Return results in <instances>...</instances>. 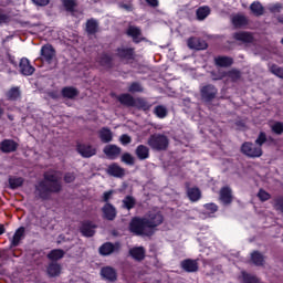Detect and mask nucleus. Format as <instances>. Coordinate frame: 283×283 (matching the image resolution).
<instances>
[{"label":"nucleus","mask_w":283,"mask_h":283,"mask_svg":"<svg viewBox=\"0 0 283 283\" xmlns=\"http://www.w3.org/2000/svg\"><path fill=\"white\" fill-rule=\"evenodd\" d=\"M148 145L155 151H166L169 147V138L163 134H154L148 138Z\"/></svg>","instance_id":"obj_4"},{"label":"nucleus","mask_w":283,"mask_h":283,"mask_svg":"<svg viewBox=\"0 0 283 283\" xmlns=\"http://www.w3.org/2000/svg\"><path fill=\"white\" fill-rule=\"evenodd\" d=\"M251 261L254 266H264V255L260 251H254L251 253Z\"/></svg>","instance_id":"obj_39"},{"label":"nucleus","mask_w":283,"mask_h":283,"mask_svg":"<svg viewBox=\"0 0 283 283\" xmlns=\"http://www.w3.org/2000/svg\"><path fill=\"white\" fill-rule=\"evenodd\" d=\"M129 231L134 235H143L145 238H151L156 233L149 228L147 217H134L129 222Z\"/></svg>","instance_id":"obj_3"},{"label":"nucleus","mask_w":283,"mask_h":283,"mask_svg":"<svg viewBox=\"0 0 283 283\" xmlns=\"http://www.w3.org/2000/svg\"><path fill=\"white\" fill-rule=\"evenodd\" d=\"M203 207L209 213H216L218 211V205L216 203H206Z\"/></svg>","instance_id":"obj_54"},{"label":"nucleus","mask_w":283,"mask_h":283,"mask_svg":"<svg viewBox=\"0 0 283 283\" xmlns=\"http://www.w3.org/2000/svg\"><path fill=\"white\" fill-rule=\"evenodd\" d=\"M250 10L254 17H262L264 14V7L260 1H254L250 4Z\"/></svg>","instance_id":"obj_37"},{"label":"nucleus","mask_w":283,"mask_h":283,"mask_svg":"<svg viewBox=\"0 0 283 283\" xmlns=\"http://www.w3.org/2000/svg\"><path fill=\"white\" fill-rule=\"evenodd\" d=\"M200 96L205 103H211L218 96V87L213 84H206L200 88Z\"/></svg>","instance_id":"obj_6"},{"label":"nucleus","mask_w":283,"mask_h":283,"mask_svg":"<svg viewBox=\"0 0 283 283\" xmlns=\"http://www.w3.org/2000/svg\"><path fill=\"white\" fill-rule=\"evenodd\" d=\"M96 63H98V65L101 67H105V70H112L114 67V56H112L111 54L103 52L97 59H96Z\"/></svg>","instance_id":"obj_17"},{"label":"nucleus","mask_w":283,"mask_h":283,"mask_svg":"<svg viewBox=\"0 0 283 283\" xmlns=\"http://www.w3.org/2000/svg\"><path fill=\"white\" fill-rule=\"evenodd\" d=\"M187 45L189 50H198V51L207 50L209 48V44H207V41L196 36L189 38L187 41Z\"/></svg>","instance_id":"obj_16"},{"label":"nucleus","mask_w":283,"mask_h":283,"mask_svg":"<svg viewBox=\"0 0 283 283\" xmlns=\"http://www.w3.org/2000/svg\"><path fill=\"white\" fill-rule=\"evenodd\" d=\"M41 61L52 65L53 61H56V49L50 43L42 45L40 51Z\"/></svg>","instance_id":"obj_5"},{"label":"nucleus","mask_w":283,"mask_h":283,"mask_svg":"<svg viewBox=\"0 0 283 283\" xmlns=\"http://www.w3.org/2000/svg\"><path fill=\"white\" fill-rule=\"evenodd\" d=\"M214 64L218 67H231L233 65V57L219 55L214 59Z\"/></svg>","instance_id":"obj_29"},{"label":"nucleus","mask_w":283,"mask_h":283,"mask_svg":"<svg viewBox=\"0 0 283 283\" xmlns=\"http://www.w3.org/2000/svg\"><path fill=\"white\" fill-rule=\"evenodd\" d=\"M102 213L103 219L108 220V222H114L116 220V217L118 216V211L116 210V207L112 203H105L102 207Z\"/></svg>","instance_id":"obj_12"},{"label":"nucleus","mask_w":283,"mask_h":283,"mask_svg":"<svg viewBox=\"0 0 283 283\" xmlns=\"http://www.w3.org/2000/svg\"><path fill=\"white\" fill-rule=\"evenodd\" d=\"M117 101L120 103V105H124V107H134L136 103V98H134V96H132L129 93L119 94L117 96Z\"/></svg>","instance_id":"obj_24"},{"label":"nucleus","mask_w":283,"mask_h":283,"mask_svg":"<svg viewBox=\"0 0 283 283\" xmlns=\"http://www.w3.org/2000/svg\"><path fill=\"white\" fill-rule=\"evenodd\" d=\"M6 98L7 101H19V98H21V88H19V86L11 87L6 93Z\"/></svg>","instance_id":"obj_35"},{"label":"nucleus","mask_w":283,"mask_h":283,"mask_svg":"<svg viewBox=\"0 0 283 283\" xmlns=\"http://www.w3.org/2000/svg\"><path fill=\"white\" fill-rule=\"evenodd\" d=\"M219 200L224 207L233 202V190L229 186H223L219 191Z\"/></svg>","instance_id":"obj_11"},{"label":"nucleus","mask_w":283,"mask_h":283,"mask_svg":"<svg viewBox=\"0 0 283 283\" xmlns=\"http://www.w3.org/2000/svg\"><path fill=\"white\" fill-rule=\"evenodd\" d=\"M76 180V176H74V172H66L64 175V182H66L67 185L74 182Z\"/></svg>","instance_id":"obj_53"},{"label":"nucleus","mask_w":283,"mask_h":283,"mask_svg":"<svg viewBox=\"0 0 283 283\" xmlns=\"http://www.w3.org/2000/svg\"><path fill=\"white\" fill-rule=\"evenodd\" d=\"M106 174L113 176V178H124L125 168L120 167L117 163H113L107 167Z\"/></svg>","instance_id":"obj_23"},{"label":"nucleus","mask_w":283,"mask_h":283,"mask_svg":"<svg viewBox=\"0 0 283 283\" xmlns=\"http://www.w3.org/2000/svg\"><path fill=\"white\" fill-rule=\"evenodd\" d=\"M122 163H124L125 165H130L134 166L136 160L134 159V156H132V154L129 153H124L122 155Z\"/></svg>","instance_id":"obj_46"},{"label":"nucleus","mask_w":283,"mask_h":283,"mask_svg":"<svg viewBox=\"0 0 283 283\" xmlns=\"http://www.w3.org/2000/svg\"><path fill=\"white\" fill-rule=\"evenodd\" d=\"M129 255L133 260H136L137 262H143V260H145V248H133L129 250Z\"/></svg>","instance_id":"obj_30"},{"label":"nucleus","mask_w":283,"mask_h":283,"mask_svg":"<svg viewBox=\"0 0 283 283\" xmlns=\"http://www.w3.org/2000/svg\"><path fill=\"white\" fill-rule=\"evenodd\" d=\"M25 179L23 177H10L9 178V187L10 189H19V187H23Z\"/></svg>","instance_id":"obj_40"},{"label":"nucleus","mask_w":283,"mask_h":283,"mask_svg":"<svg viewBox=\"0 0 283 283\" xmlns=\"http://www.w3.org/2000/svg\"><path fill=\"white\" fill-rule=\"evenodd\" d=\"M66 12H74L75 8H76V1L74 0H63L62 1Z\"/></svg>","instance_id":"obj_48"},{"label":"nucleus","mask_w":283,"mask_h":283,"mask_svg":"<svg viewBox=\"0 0 283 283\" xmlns=\"http://www.w3.org/2000/svg\"><path fill=\"white\" fill-rule=\"evenodd\" d=\"M276 19H277L279 23L283 24V14L279 15Z\"/></svg>","instance_id":"obj_64"},{"label":"nucleus","mask_w":283,"mask_h":283,"mask_svg":"<svg viewBox=\"0 0 283 283\" xmlns=\"http://www.w3.org/2000/svg\"><path fill=\"white\" fill-rule=\"evenodd\" d=\"M266 144V133L260 132L256 139L253 142H244L241 145L240 151L247 158H262L264 155V150H262V146Z\"/></svg>","instance_id":"obj_2"},{"label":"nucleus","mask_w":283,"mask_h":283,"mask_svg":"<svg viewBox=\"0 0 283 283\" xmlns=\"http://www.w3.org/2000/svg\"><path fill=\"white\" fill-rule=\"evenodd\" d=\"M270 72L274 74V76H277L279 78H283V67L277 66L276 64H272L270 66Z\"/></svg>","instance_id":"obj_47"},{"label":"nucleus","mask_w":283,"mask_h":283,"mask_svg":"<svg viewBox=\"0 0 283 283\" xmlns=\"http://www.w3.org/2000/svg\"><path fill=\"white\" fill-rule=\"evenodd\" d=\"M122 203L124 209H127V211H132V209L136 207V198L128 195L122 200Z\"/></svg>","instance_id":"obj_42"},{"label":"nucleus","mask_w":283,"mask_h":283,"mask_svg":"<svg viewBox=\"0 0 283 283\" xmlns=\"http://www.w3.org/2000/svg\"><path fill=\"white\" fill-rule=\"evenodd\" d=\"M243 283H260L258 276H253L251 274L243 275Z\"/></svg>","instance_id":"obj_52"},{"label":"nucleus","mask_w":283,"mask_h":283,"mask_svg":"<svg viewBox=\"0 0 283 283\" xmlns=\"http://www.w3.org/2000/svg\"><path fill=\"white\" fill-rule=\"evenodd\" d=\"M6 233V226L0 224V235H3Z\"/></svg>","instance_id":"obj_62"},{"label":"nucleus","mask_w":283,"mask_h":283,"mask_svg":"<svg viewBox=\"0 0 283 283\" xmlns=\"http://www.w3.org/2000/svg\"><path fill=\"white\" fill-rule=\"evenodd\" d=\"M105 156H107L108 160H116L123 153V148L118 147L115 144L106 145L103 149Z\"/></svg>","instance_id":"obj_14"},{"label":"nucleus","mask_w":283,"mask_h":283,"mask_svg":"<svg viewBox=\"0 0 283 283\" xmlns=\"http://www.w3.org/2000/svg\"><path fill=\"white\" fill-rule=\"evenodd\" d=\"M180 268L182 269V271H186V273H197L198 269H200V266L198 265V261L192 259L182 260L180 263Z\"/></svg>","instance_id":"obj_21"},{"label":"nucleus","mask_w":283,"mask_h":283,"mask_svg":"<svg viewBox=\"0 0 283 283\" xmlns=\"http://www.w3.org/2000/svg\"><path fill=\"white\" fill-rule=\"evenodd\" d=\"M282 10V3H275L270 7V12H280Z\"/></svg>","instance_id":"obj_58"},{"label":"nucleus","mask_w":283,"mask_h":283,"mask_svg":"<svg viewBox=\"0 0 283 283\" xmlns=\"http://www.w3.org/2000/svg\"><path fill=\"white\" fill-rule=\"evenodd\" d=\"M76 151L82 158H92V156H96V148L90 144H77Z\"/></svg>","instance_id":"obj_13"},{"label":"nucleus","mask_w":283,"mask_h":283,"mask_svg":"<svg viewBox=\"0 0 283 283\" xmlns=\"http://www.w3.org/2000/svg\"><path fill=\"white\" fill-rule=\"evenodd\" d=\"M258 198L261 200V202H266V200H271V195L266 192V190L260 189L258 192Z\"/></svg>","instance_id":"obj_49"},{"label":"nucleus","mask_w":283,"mask_h":283,"mask_svg":"<svg viewBox=\"0 0 283 283\" xmlns=\"http://www.w3.org/2000/svg\"><path fill=\"white\" fill-rule=\"evenodd\" d=\"M146 3H148L150 8H158L159 6L158 0H146Z\"/></svg>","instance_id":"obj_60"},{"label":"nucleus","mask_w":283,"mask_h":283,"mask_svg":"<svg viewBox=\"0 0 283 283\" xmlns=\"http://www.w3.org/2000/svg\"><path fill=\"white\" fill-rule=\"evenodd\" d=\"M46 273L49 277H59L61 275V264L52 262L46 268Z\"/></svg>","instance_id":"obj_32"},{"label":"nucleus","mask_w":283,"mask_h":283,"mask_svg":"<svg viewBox=\"0 0 283 283\" xmlns=\"http://www.w3.org/2000/svg\"><path fill=\"white\" fill-rule=\"evenodd\" d=\"M272 132L274 134H276L277 136H282L283 133V123L282 122H276L273 126H272Z\"/></svg>","instance_id":"obj_51"},{"label":"nucleus","mask_w":283,"mask_h":283,"mask_svg":"<svg viewBox=\"0 0 283 283\" xmlns=\"http://www.w3.org/2000/svg\"><path fill=\"white\" fill-rule=\"evenodd\" d=\"M99 140L102 143H112L114 140V134L112 133V129L107 127H102L98 132Z\"/></svg>","instance_id":"obj_28"},{"label":"nucleus","mask_w":283,"mask_h":283,"mask_svg":"<svg viewBox=\"0 0 283 283\" xmlns=\"http://www.w3.org/2000/svg\"><path fill=\"white\" fill-rule=\"evenodd\" d=\"M24 238L25 227L18 228L11 239V247H19V244H21V240H23Z\"/></svg>","instance_id":"obj_27"},{"label":"nucleus","mask_w":283,"mask_h":283,"mask_svg":"<svg viewBox=\"0 0 283 283\" xmlns=\"http://www.w3.org/2000/svg\"><path fill=\"white\" fill-rule=\"evenodd\" d=\"M34 6H39L40 8H45V6H50V0H31Z\"/></svg>","instance_id":"obj_56"},{"label":"nucleus","mask_w":283,"mask_h":283,"mask_svg":"<svg viewBox=\"0 0 283 283\" xmlns=\"http://www.w3.org/2000/svg\"><path fill=\"white\" fill-rule=\"evenodd\" d=\"M198 21H205L211 14V9L207 6L199 7L196 11Z\"/></svg>","instance_id":"obj_38"},{"label":"nucleus","mask_w":283,"mask_h":283,"mask_svg":"<svg viewBox=\"0 0 283 283\" xmlns=\"http://www.w3.org/2000/svg\"><path fill=\"white\" fill-rule=\"evenodd\" d=\"M19 70L20 74L23 76H32L34 72H36V69L30 64V60L28 57H22L19 63Z\"/></svg>","instance_id":"obj_15"},{"label":"nucleus","mask_w":283,"mask_h":283,"mask_svg":"<svg viewBox=\"0 0 283 283\" xmlns=\"http://www.w3.org/2000/svg\"><path fill=\"white\" fill-rule=\"evenodd\" d=\"M228 78H231L232 83H237V81H240L242 78V72L240 70L232 69L227 73Z\"/></svg>","instance_id":"obj_45"},{"label":"nucleus","mask_w":283,"mask_h":283,"mask_svg":"<svg viewBox=\"0 0 283 283\" xmlns=\"http://www.w3.org/2000/svg\"><path fill=\"white\" fill-rule=\"evenodd\" d=\"M44 180H40L35 185L34 196L38 200H52V193H61L63 191V184L54 174L44 172Z\"/></svg>","instance_id":"obj_1"},{"label":"nucleus","mask_w":283,"mask_h":283,"mask_svg":"<svg viewBox=\"0 0 283 283\" xmlns=\"http://www.w3.org/2000/svg\"><path fill=\"white\" fill-rule=\"evenodd\" d=\"M126 34L133 39V43L136 45H138V43H143V41H146L145 36H143V30H140L139 27L129 25L126 30Z\"/></svg>","instance_id":"obj_9"},{"label":"nucleus","mask_w":283,"mask_h":283,"mask_svg":"<svg viewBox=\"0 0 283 283\" xmlns=\"http://www.w3.org/2000/svg\"><path fill=\"white\" fill-rule=\"evenodd\" d=\"M153 114H155V116H157V118H167V114H169V112L167 111V106H165V105H157L154 108Z\"/></svg>","instance_id":"obj_43"},{"label":"nucleus","mask_w":283,"mask_h":283,"mask_svg":"<svg viewBox=\"0 0 283 283\" xmlns=\"http://www.w3.org/2000/svg\"><path fill=\"white\" fill-rule=\"evenodd\" d=\"M116 56L120 61H126L129 63V61H134V59H136V51L134 48H117Z\"/></svg>","instance_id":"obj_8"},{"label":"nucleus","mask_w":283,"mask_h":283,"mask_svg":"<svg viewBox=\"0 0 283 283\" xmlns=\"http://www.w3.org/2000/svg\"><path fill=\"white\" fill-rule=\"evenodd\" d=\"M86 33L90 35L97 34L98 32V21L96 19L91 18L86 21Z\"/></svg>","instance_id":"obj_34"},{"label":"nucleus","mask_w":283,"mask_h":283,"mask_svg":"<svg viewBox=\"0 0 283 283\" xmlns=\"http://www.w3.org/2000/svg\"><path fill=\"white\" fill-rule=\"evenodd\" d=\"M0 149L2 154H13V151L19 149V143H17L14 139H3L0 143Z\"/></svg>","instance_id":"obj_18"},{"label":"nucleus","mask_w":283,"mask_h":283,"mask_svg":"<svg viewBox=\"0 0 283 283\" xmlns=\"http://www.w3.org/2000/svg\"><path fill=\"white\" fill-rule=\"evenodd\" d=\"M232 24L234 28H244L249 24V20H247V17L238 14L232 18Z\"/></svg>","instance_id":"obj_41"},{"label":"nucleus","mask_w":283,"mask_h":283,"mask_svg":"<svg viewBox=\"0 0 283 283\" xmlns=\"http://www.w3.org/2000/svg\"><path fill=\"white\" fill-rule=\"evenodd\" d=\"M9 61L12 65H17V62L14 61V56L9 55Z\"/></svg>","instance_id":"obj_63"},{"label":"nucleus","mask_w":283,"mask_h":283,"mask_svg":"<svg viewBox=\"0 0 283 283\" xmlns=\"http://www.w3.org/2000/svg\"><path fill=\"white\" fill-rule=\"evenodd\" d=\"M96 229H98V226L92 220H84L81 222L80 233L84 238H94L96 235Z\"/></svg>","instance_id":"obj_7"},{"label":"nucleus","mask_w":283,"mask_h":283,"mask_svg":"<svg viewBox=\"0 0 283 283\" xmlns=\"http://www.w3.org/2000/svg\"><path fill=\"white\" fill-rule=\"evenodd\" d=\"M101 275L106 282H116V280H118V273L116 272V269L112 266L102 268Z\"/></svg>","instance_id":"obj_20"},{"label":"nucleus","mask_w":283,"mask_h":283,"mask_svg":"<svg viewBox=\"0 0 283 283\" xmlns=\"http://www.w3.org/2000/svg\"><path fill=\"white\" fill-rule=\"evenodd\" d=\"M120 249V245L118 243H112V242H105L99 247V255H112V253L118 252Z\"/></svg>","instance_id":"obj_19"},{"label":"nucleus","mask_w":283,"mask_h":283,"mask_svg":"<svg viewBox=\"0 0 283 283\" xmlns=\"http://www.w3.org/2000/svg\"><path fill=\"white\" fill-rule=\"evenodd\" d=\"M165 222L163 212H150L147 217L148 228L154 231L157 227H160Z\"/></svg>","instance_id":"obj_10"},{"label":"nucleus","mask_w":283,"mask_h":283,"mask_svg":"<svg viewBox=\"0 0 283 283\" xmlns=\"http://www.w3.org/2000/svg\"><path fill=\"white\" fill-rule=\"evenodd\" d=\"M122 145H129L132 143V137L127 134H123L119 138Z\"/></svg>","instance_id":"obj_57"},{"label":"nucleus","mask_w":283,"mask_h":283,"mask_svg":"<svg viewBox=\"0 0 283 283\" xmlns=\"http://www.w3.org/2000/svg\"><path fill=\"white\" fill-rule=\"evenodd\" d=\"M113 196H114V190L105 191L102 196V202H105V205H112L109 201L112 200Z\"/></svg>","instance_id":"obj_50"},{"label":"nucleus","mask_w":283,"mask_h":283,"mask_svg":"<svg viewBox=\"0 0 283 283\" xmlns=\"http://www.w3.org/2000/svg\"><path fill=\"white\" fill-rule=\"evenodd\" d=\"M128 92H130V94H143V92H145V87H143V84H140V82H133L128 86Z\"/></svg>","instance_id":"obj_44"},{"label":"nucleus","mask_w":283,"mask_h":283,"mask_svg":"<svg viewBox=\"0 0 283 283\" xmlns=\"http://www.w3.org/2000/svg\"><path fill=\"white\" fill-rule=\"evenodd\" d=\"M11 18L9 14L0 12V25L10 23Z\"/></svg>","instance_id":"obj_55"},{"label":"nucleus","mask_w":283,"mask_h":283,"mask_svg":"<svg viewBox=\"0 0 283 283\" xmlns=\"http://www.w3.org/2000/svg\"><path fill=\"white\" fill-rule=\"evenodd\" d=\"M46 258L52 262H59V260H63V258H65V251L61 249L51 250Z\"/></svg>","instance_id":"obj_36"},{"label":"nucleus","mask_w":283,"mask_h":283,"mask_svg":"<svg viewBox=\"0 0 283 283\" xmlns=\"http://www.w3.org/2000/svg\"><path fill=\"white\" fill-rule=\"evenodd\" d=\"M265 143H268V145H271V144L275 143V138H273L272 136H269V137H266Z\"/></svg>","instance_id":"obj_61"},{"label":"nucleus","mask_w":283,"mask_h":283,"mask_svg":"<svg viewBox=\"0 0 283 283\" xmlns=\"http://www.w3.org/2000/svg\"><path fill=\"white\" fill-rule=\"evenodd\" d=\"M187 196L191 202H198V200L202 198V192L200 191V188L192 187V188H188Z\"/></svg>","instance_id":"obj_33"},{"label":"nucleus","mask_w":283,"mask_h":283,"mask_svg":"<svg viewBox=\"0 0 283 283\" xmlns=\"http://www.w3.org/2000/svg\"><path fill=\"white\" fill-rule=\"evenodd\" d=\"M139 112H149L151 109V103H149L145 97L135 98L134 106Z\"/></svg>","instance_id":"obj_25"},{"label":"nucleus","mask_w":283,"mask_h":283,"mask_svg":"<svg viewBox=\"0 0 283 283\" xmlns=\"http://www.w3.org/2000/svg\"><path fill=\"white\" fill-rule=\"evenodd\" d=\"M78 94V88L74 86H64L61 91V95L63 96V98H69L70 101H74V98H76Z\"/></svg>","instance_id":"obj_26"},{"label":"nucleus","mask_w":283,"mask_h":283,"mask_svg":"<svg viewBox=\"0 0 283 283\" xmlns=\"http://www.w3.org/2000/svg\"><path fill=\"white\" fill-rule=\"evenodd\" d=\"M119 8L123 10H126V12H132L134 10V7L132 4L120 3Z\"/></svg>","instance_id":"obj_59"},{"label":"nucleus","mask_w":283,"mask_h":283,"mask_svg":"<svg viewBox=\"0 0 283 283\" xmlns=\"http://www.w3.org/2000/svg\"><path fill=\"white\" fill-rule=\"evenodd\" d=\"M232 39H234V41H240L241 43H253V41H255L253 33L249 31L234 32Z\"/></svg>","instance_id":"obj_22"},{"label":"nucleus","mask_w":283,"mask_h":283,"mask_svg":"<svg viewBox=\"0 0 283 283\" xmlns=\"http://www.w3.org/2000/svg\"><path fill=\"white\" fill-rule=\"evenodd\" d=\"M135 155L138 160H147V158H149V147L143 144L138 145L135 149Z\"/></svg>","instance_id":"obj_31"}]
</instances>
